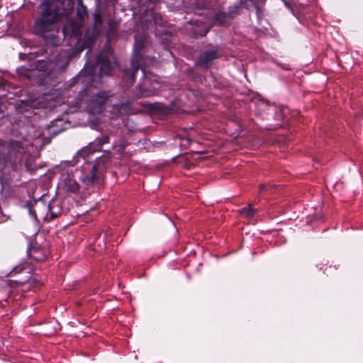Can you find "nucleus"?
Segmentation results:
<instances>
[{
	"mask_svg": "<svg viewBox=\"0 0 363 363\" xmlns=\"http://www.w3.org/2000/svg\"><path fill=\"white\" fill-rule=\"evenodd\" d=\"M94 183H57L55 197L52 198L48 206L43 203L44 210L40 212L43 220L50 222L62 213L61 199L70 196L74 199H84L91 194Z\"/></svg>",
	"mask_w": 363,
	"mask_h": 363,
	"instance_id": "f257e3e1",
	"label": "nucleus"
},
{
	"mask_svg": "<svg viewBox=\"0 0 363 363\" xmlns=\"http://www.w3.org/2000/svg\"><path fill=\"white\" fill-rule=\"evenodd\" d=\"M149 40L147 33L136 35L135 36L134 54L130 61V67L123 72L121 77V85L125 88L130 87L135 80V74L140 69H142L146 61L151 62L152 58L147 56L145 58V50L147 48Z\"/></svg>",
	"mask_w": 363,
	"mask_h": 363,
	"instance_id": "f03ea898",
	"label": "nucleus"
},
{
	"mask_svg": "<svg viewBox=\"0 0 363 363\" xmlns=\"http://www.w3.org/2000/svg\"><path fill=\"white\" fill-rule=\"evenodd\" d=\"M59 12L55 11V6L48 3L43 4L42 16L38 19L34 26V32L43 38L45 43L53 46L57 45L55 37V23L59 19Z\"/></svg>",
	"mask_w": 363,
	"mask_h": 363,
	"instance_id": "7ed1b4c3",
	"label": "nucleus"
},
{
	"mask_svg": "<svg viewBox=\"0 0 363 363\" xmlns=\"http://www.w3.org/2000/svg\"><path fill=\"white\" fill-rule=\"evenodd\" d=\"M34 267L31 262H23L16 266L9 273V276H17L23 273V279H11L6 281V284L11 288H19L23 291H29L38 289L42 284L36 276H31Z\"/></svg>",
	"mask_w": 363,
	"mask_h": 363,
	"instance_id": "20e7f679",
	"label": "nucleus"
},
{
	"mask_svg": "<svg viewBox=\"0 0 363 363\" xmlns=\"http://www.w3.org/2000/svg\"><path fill=\"white\" fill-rule=\"evenodd\" d=\"M111 40V30H109L107 34V42L104 48L96 55V61L93 65L89 74L90 76L98 74L102 77L104 75H108L112 69V65L109 60V57L112 52L109 43Z\"/></svg>",
	"mask_w": 363,
	"mask_h": 363,
	"instance_id": "39448f33",
	"label": "nucleus"
},
{
	"mask_svg": "<svg viewBox=\"0 0 363 363\" xmlns=\"http://www.w3.org/2000/svg\"><path fill=\"white\" fill-rule=\"evenodd\" d=\"M111 157L108 155H103L97 157L94 164L88 163L83 167L87 170L86 176L81 178L82 182H99L104 180V172L109 165Z\"/></svg>",
	"mask_w": 363,
	"mask_h": 363,
	"instance_id": "423d86ee",
	"label": "nucleus"
},
{
	"mask_svg": "<svg viewBox=\"0 0 363 363\" xmlns=\"http://www.w3.org/2000/svg\"><path fill=\"white\" fill-rule=\"evenodd\" d=\"M82 170L74 169L72 166L55 167L46 172L43 177L42 182L56 180L57 182H76L77 175H80Z\"/></svg>",
	"mask_w": 363,
	"mask_h": 363,
	"instance_id": "0eeeda50",
	"label": "nucleus"
},
{
	"mask_svg": "<svg viewBox=\"0 0 363 363\" xmlns=\"http://www.w3.org/2000/svg\"><path fill=\"white\" fill-rule=\"evenodd\" d=\"M24 148L19 141L11 143L9 149L0 143V169L7 164H13L21 161Z\"/></svg>",
	"mask_w": 363,
	"mask_h": 363,
	"instance_id": "6e6552de",
	"label": "nucleus"
},
{
	"mask_svg": "<svg viewBox=\"0 0 363 363\" xmlns=\"http://www.w3.org/2000/svg\"><path fill=\"white\" fill-rule=\"evenodd\" d=\"M223 52L219 46H213L205 48L199 55L196 64L204 69L210 68L214 62L221 57Z\"/></svg>",
	"mask_w": 363,
	"mask_h": 363,
	"instance_id": "1a4fd4ad",
	"label": "nucleus"
},
{
	"mask_svg": "<svg viewBox=\"0 0 363 363\" xmlns=\"http://www.w3.org/2000/svg\"><path fill=\"white\" fill-rule=\"evenodd\" d=\"M111 96L108 91H101L93 95L88 103V108L92 113H101L108 99Z\"/></svg>",
	"mask_w": 363,
	"mask_h": 363,
	"instance_id": "9d476101",
	"label": "nucleus"
},
{
	"mask_svg": "<svg viewBox=\"0 0 363 363\" xmlns=\"http://www.w3.org/2000/svg\"><path fill=\"white\" fill-rule=\"evenodd\" d=\"M48 255V250L40 246L30 244L28 249V256L30 259L34 260L37 262L45 260Z\"/></svg>",
	"mask_w": 363,
	"mask_h": 363,
	"instance_id": "9b49d317",
	"label": "nucleus"
},
{
	"mask_svg": "<svg viewBox=\"0 0 363 363\" xmlns=\"http://www.w3.org/2000/svg\"><path fill=\"white\" fill-rule=\"evenodd\" d=\"M211 13V23L213 25L218 26H226L230 25L231 20L226 12L218 10Z\"/></svg>",
	"mask_w": 363,
	"mask_h": 363,
	"instance_id": "f8f14e48",
	"label": "nucleus"
},
{
	"mask_svg": "<svg viewBox=\"0 0 363 363\" xmlns=\"http://www.w3.org/2000/svg\"><path fill=\"white\" fill-rule=\"evenodd\" d=\"M48 4H50V3H48ZM51 4L55 6V11H60L59 12V18L62 16L68 17L70 14H72L73 13L74 8L75 6L74 0H64L60 3L61 6H59L54 4Z\"/></svg>",
	"mask_w": 363,
	"mask_h": 363,
	"instance_id": "ddd939ff",
	"label": "nucleus"
},
{
	"mask_svg": "<svg viewBox=\"0 0 363 363\" xmlns=\"http://www.w3.org/2000/svg\"><path fill=\"white\" fill-rule=\"evenodd\" d=\"M252 4V1H251L240 0L239 3H235V4L229 6L228 12L226 13L228 15L230 19L232 21L239 13V11L242 7L250 9V6Z\"/></svg>",
	"mask_w": 363,
	"mask_h": 363,
	"instance_id": "4468645a",
	"label": "nucleus"
},
{
	"mask_svg": "<svg viewBox=\"0 0 363 363\" xmlns=\"http://www.w3.org/2000/svg\"><path fill=\"white\" fill-rule=\"evenodd\" d=\"M193 11L198 15L208 14V4L207 0H193L191 3Z\"/></svg>",
	"mask_w": 363,
	"mask_h": 363,
	"instance_id": "2eb2a0df",
	"label": "nucleus"
},
{
	"mask_svg": "<svg viewBox=\"0 0 363 363\" xmlns=\"http://www.w3.org/2000/svg\"><path fill=\"white\" fill-rule=\"evenodd\" d=\"M65 129V124L61 118L55 119L48 125V133L52 137L62 132Z\"/></svg>",
	"mask_w": 363,
	"mask_h": 363,
	"instance_id": "dca6fc26",
	"label": "nucleus"
},
{
	"mask_svg": "<svg viewBox=\"0 0 363 363\" xmlns=\"http://www.w3.org/2000/svg\"><path fill=\"white\" fill-rule=\"evenodd\" d=\"M34 192H35V190L33 188H31L30 189L27 190L28 196L30 197V199H33V201H30V200L28 201L25 205V207L26 208H28L30 215L31 216H33L35 219H37V213L33 207V204L36 203L37 201L42 197V196H39L38 199H35L34 197Z\"/></svg>",
	"mask_w": 363,
	"mask_h": 363,
	"instance_id": "f3484780",
	"label": "nucleus"
},
{
	"mask_svg": "<svg viewBox=\"0 0 363 363\" xmlns=\"http://www.w3.org/2000/svg\"><path fill=\"white\" fill-rule=\"evenodd\" d=\"M252 206L253 204L251 203H249L247 207L242 208L241 209L239 210L240 215L247 218H253L257 211Z\"/></svg>",
	"mask_w": 363,
	"mask_h": 363,
	"instance_id": "a211bd4d",
	"label": "nucleus"
},
{
	"mask_svg": "<svg viewBox=\"0 0 363 363\" xmlns=\"http://www.w3.org/2000/svg\"><path fill=\"white\" fill-rule=\"evenodd\" d=\"M136 97L142 98V97H149L153 95L154 91L146 89L144 85H139L135 89Z\"/></svg>",
	"mask_w": 363,
	"mask_h": 363,
	"instance_id": "6ab92c4d",
	"label": "nucleus"
},
{
	"mask_svg": "<svg viewBox=\"0 0 363 363\" xmlns=\"http://www.w3.org/2000/svg\"><path fill=\"white\" fill-rule=\"evenodd\" d=\"M77 15L79 21H82L87 16V10L82 4V0H77Z\"/></svg>",
	"mask_w": 363,
	"mask_h": 363,
	"instance_id": "aec40b11",
	"label": "nucleus"
},
{
	"mask_svg": "<svg viewBox=\"0 0 363 363\" xmlns=\"http://www.w3.org/2000/svg\"><path fill=\"white\" fill-rule=\"evenodd\" d=\"M275 115L274 118L278 121H281L285 118L286 112L288 111V108L280 106L274 107Z\"/></svg>",
	"mask_w": 363,
	"mask_h": 363,
	"instance_id": "412c9836",
	"label": "nucleus"
},
{
	"mask_svg": "<svg viewBox=\"0 0 363 363\" xmlns=\"http://www.w3.org/2000/svg\"><path fill=\"white\" fill-rule=\"evenodd\" d=\"M92 153H93V151L91 150V148L89 147H84L78 151L77 157H82L84 160H85L89 155H91Z\"/></svg>",
	"mask_w": 363,
	"mask_h": 363,
	"instance_id": "4be33fe9",
	"label": "nucleus"
},
{
	"mask_svg": "<svg viewBox=\"0 0 363 363\" xmlns=\"http://www.w3.org/2000/svg\"><path fill=\"white\" fill-rule=\"evenodd\" d=\"M103 21L101 16L99 13L96 12L94 14V23L95 29H99L102 25Z\"/></svg>",
	"mask_w": 363,
	"mask_h": 363,
	"instance_id": "5701e85b",
	"label": "nucleus"
},
{
	"mask_svg": "<svg viewBox=\"0 0 363 363\" xmlns=\"http://www.w3.org/2000/svg\"><path fill=\"white\" fill-rule=\"evenodd\" d=\"M150 18H151L150 19V22L151 26H152V21H153L155 26H156L157 24H160V25L162 24V17L160 15H159L157 13H152Z\"/></svg>",
	"mask_w": 363,
	"mask_h": 363,
	"instance_id": "b1692460",
	"label": "nucleus"
},
{
	"mask_svg": "<svg viewBox=\"0 0 363 363\" xmlns=\"http://www.w3.org/2000/svg\"><path fill=\"white\" fill-rule=\"evenodd\" d=\"M96 141H97V144L99 146H102V145L109 143V137L107 135H104L101 138H98L96 139Z\"/></svg>",
	"mask_w": 363,
	"mask_h": 363,
	"instance_id": "393cba45",
	"label": "nucleus"
},
{
	"mask_svg": "<svg viewBox=\"0 0 363 363\" xmlns=\"http://www.w3.org/2000/svg\"><path fill=\"white\" fill-rule=\"evenodd\" d=\"M208 32V30H198L197 29H194V34L195 35L196 38L198 37H203L206 35V33Z\"/></svg>",
	"mask_w": 363,
	"mask_h": 363,
	"instance_id": "a878e982",
	"label": "nucleus"
},
{
	"mask_svg": "<svg viewBox=\"0 0 363 363\" xmlns=\"http://www.w3.org/2000/svg\"><path fill=\"white\" fill-rule=\"evenodd\" d=\"M9 188H10V183H3V182L0 183V189L2 191V193L6 190L7 191Z\"/></svg>",
	"mask_w": 363,
	"mask_h": 363,
	"instance_id": "bb28decb",
	"label": "nucleus"
},
{
	"mask_svg": "<svg viewBox=\"0 0 363 363\" xmlns=\"http://www.w3.org/2000/svg\"><path fill=\"white\" fill-rule=\"evenodd\" d=\"M37 62H40V64H43L41 67L44 70H47L49 69L48 62L45 61V60H38Z\"/></svg>",
	"mask_w": 363,
	"mask_h": 363,
	"instance_id": "cd10ccee",
	"label": "nucleus"
},
{
	"mask_svg": "<svg viewBox=\"0 0 363 363\" xmlns=\"http://www.w3.org/2000/svg\"><path fill=\"white\" fill-rule=\"evenodd\" d=\"M269 189V186L267 185V184L266 183H262V184H260L259 186V192L260 193H263L266 191H267Z\"/></svg>",
	"mask_w": 363,
	"mask_h": 363,
	"instance_id": "c85d7f7f",
	"label": "nucleus"
},
{
	"mask_svg": "<svg viewBox=\"0 0 363 363\" xmlns=\"http://www.w3.org/2000/svg\"><path fill=\"white\" fill-rule=\"evenodd\" d=\"M23 275H24V274L22 273V274H19L17 276H11V277H13V279H23Z\"/></svg>",
	"mask_w": 363,
	"mask_h": 363,
	"instance_id": "c756f323",
	"label": "nucleus"
},
{
	"mask_svg": "<svg viewBox=\"0 0 363 363\" xmlns=\"http://www.w3.org/2000/svg\"><path fill=\"white\" fill-rule=\"evenodd\" d=\"M125 146H126L125 142L121 143L120 145V150H123L125 149Z\"/></svg>",
	"mask_w": 363,
	"mask_h": 363,
	"instance_id": "7c9ffc66",
	"label": "nucleus"
},
{
	"mask_svg": "<svg viewBox=\"0 0 363 363\" xmlns=\"http://www.w3.org/2000/svg\"><path fill=\"white\" fill-rule=\"evenodd\" d=\"M160 0H148L149 4H152L155 5L156 3H157ZM149 7H150V5H148Z\"/></svg>",
	"mask_w": 363,
	"mask_h": 363,
	"instance_id": "2f4dec72",
	"label": "nucleus"
},
{
	"mask_svg": "<svg viewBox=\"0 0 363 363\" xmlns=\"http://www.w3.org/2000/svg\"><path fill=\"white\" fill-rule=\"evenodd\" d=\"M183 141L185 142V143H184L185 145H189L191 143V140L189 138L183 139Z\"/></svg>",
	"mask_w": 363,
	"mask_h": 363,
	"instance_id": "473e14b6",
	"label": "nucleus"
},
{
	"mask_svg": "<svg viewBox=\"0 0 363 363\" xmlns=\"http://www.w3.org/2000/svg\"><path fill=\"white\" fill-rule=\"evenodd\" d=\"M12 196V193L11 191H8L7 193L5 194V196Z\"/></svg>",
	"mask_w": 363,
	"mask_h": 363,
	"instance_id": "72a5a7b5",
	"label": "nucleus"
}]
</instances>
